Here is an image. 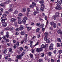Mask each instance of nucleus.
I'll return each mask as SVG.
<instances>
[{"label":"nucleus","instance_id":"33","mask_svg":"<svg viewBox=\"0 0 62 62\" xmlns=\"http://www.w3.org/2000/svg\"><path fill=\"white\" fill-rule=\"evenodd\" d=\"M23 19L25 20L26 21L27 20V17L26 16H25L23 18Z\"/></svg>","mask_w":62,"mask_h":62},{"label":"nucleus","instance_id":"44","mask_svg":"<svg viewBox=\"0 0 62 62\" xmlns=\"http://www.w3.org/2000/svg\"><path fill=\"white\" fill-rule=\"evenodd\" d=\"M46 42H47V43H50V40H49V39H47L46 40Z\"/></svg>","mask_w":62,"mask_h":62},{"label":"nucleus","instance_id":"21","mask_svg":"<svg viewBox=\"0 0 62 62\" xmlns=\"http://www.w3.org/2000/svg\"><path fill=\"white\" fill-rule=\"evenodd\" d=\"M0 6H2V7L3 8H5V5L4 4L2 3L0 4Z\"/></svg>","mask_w":62,"mask_h":62},{"label":"nucleus","instance_id":"47","mask_svg":"<svg viewBox=\"0 0 62 62\" xmlns=\"http://www.w3.org/2000/svg\"><path fill=\"white\" fill-rule=\"evenodd\" d=\"M19 49L21 51H22L23 50V48L22 47H19Z\"/></svg>","mask_w":62,"mask_h":62},{"label":"nucleus","instance_id":"35","mask_svg":"<svg viewBox=\"0 0 62 62\" xmlns=\"http://www.w3.org/2000/svg\"><path fill=\"white\" fill-rule=\"evenodd\" d=\"M39 2L40 4H43L44 3V1L43 0H41Z\"/></svg>","mask_w":62,"mask_h":62},{"label":"nucleus","instance_id":"5","mask_svg":"<svg viewBox=\"0 0 62 62\" xmlns=\"http://www.w3.org/2000/svg\"><path fill=\"white\" fill-rule=\"evenodd\" d=\"M6 20H7V18H6L5 19H2L1 22L2 23H4L5 22V21H6Z\"/></svg>","mask_w":62,"mask_h":62},{"label":"nucleus","instance_id":"38","mask_svg":"<svg viewBox=\"0 0 62 62\" xmlns=\"http://www.w3.org/2000/svg\"><path fill=\"white\" fill-rule=\"evenodd\" d=\"M9 29L10 28L8 27H7L5 28V30H9Z\"/></svg>","mask_w":62,"mask_h":62},{"label":"nucleus","instance_id":"58","mask_svg":"<svg viewBox=\"0 0 62 62\" xmlns=\"http://www.w3.org/2000/svg\"><path fill=\"white\" fill-rule=\"evenodd\" d=\"M45 19L46 20H47V16H45Z\"/></svg>","mask_w":62,"mask_h":62},{"label":"nucleus","instance_id":"60","mask_svg":"<svg viewBox=\"0 0 62 62\" xmlns=\"http://www.w3.org/2000/svg\"><path fill=\"white\" fill-rule=\"evenodd\" d=\"M12 50V49L11 48H9V51L10 52H11Z\"/></svg>","mask_w":62,"mask_h":62},{"label":"nucleus","instance_id":"25","mask_svg":"<svg viewBox=\"0 0 62 62\" xmlns=\"http://www.w3.org/2000/svg\"><path fill=\"white\" fill-rule=\"evenodd\" d=\"M31 27H28L27 28V29L28 31H30L31 30Z\"/></svg>","mask_w":62,"mask_h":62},{"label":"nucleus","instance_id":"51","mask_svg":"<svg viewBox=\"0 0 62 62\" xmlns=\"http://www.w3.org/2000/svg\"><path fill=\"white\" fill-rule=\"evenodd\" d=\"M27 11L28 12H29V11H30V9L28 8H27Z\"/></svg>","mask_w":62,"mask_h":62},{"label":"nucleus","instance_id":"64","mask_svg":"<svg viewBox=\"0 0 62 62\" xmlns=\"http://www.w3.org/2000/svg\"><path fill=\"white\" fill-rule=\"evenodd\" d=\"M8 37H9V35H6V37L7 38H8Z\"/></svg>","mask_w":62,"mask_h":62},{"label":"nucleus","instance_id":"63","mask_svg":"<svg viewBox=\"0 0 62 62\" xmlns=\"http://www.w3.org/2000/svg\"><path fill=\"white\" fill-rule=\"evenodd\" d=\"M36 38V37L35 36H33L32 37V39H35Z\"/></svg>","mask_w":62,"mask_h":62},{"label":"nucleus","instance_id":"20","mask_svg":"<svg viewBox=\"0 0 62 62\" xmlns=\"http://www.w3.org/2000/svg\"><path fill=\"white\" fill-rule=\"evenodd\" d=\"M48 32H46L45 33V37H46L48 35Z\"/></svg>","mask_w":62,"mask_h":62},{"label":"nucleus","instance_id":"54","mask_svg":"<svg viewBox=\"0 0 62 62\" xmlns=\"http://www.w3.org/2000/svg\"><path fill=\"white\" fill-rule=\"evenodd\" d=\"M16 45H14V46H13V48H14V49H15L16 48Z\"/></svg>","mask_w":62,"mask_h":62},{"label":"nucleus","instance_id":"22","mask_svg":"<svg viewBox=\"0 0 62 62\" xmlns=\"http://www.w3.org/2000/svg\"><path fill=\"white\" fill-rule=\"evenodd\" d=\"M22 23H23L25 24V23H26V20H25L23 19L22 20Z\"/></svg>","mask_w":62,"mask_h":62},{"label":"nucleus","instance_id":"10","mask_svg":"<svg viewBox=\"0 0 62 62\" xmlns=\"http://www.w3.org/2000/svg\"><path fill=\"white\" fill-rule=\"evenodd\" d=\"M36 26H39V27L40 26V23H37L36 24Z\"/></svg>","mask_w":62,"mask_h":62},{"label":"nucleus","instance_id":"8","mask_svg":"<svg viewBox=\"0 0 62 62\" xmlns=\"http://www.w3.org/2000/svg\"><path fill=\"white\" fill-rule=\"evenodd\" d=\"M16 57L18 58V59H20L22 58V56L21 55H19V56L17 55L16 56Z\"/></svg>","mask_w":62,"mask_h":62},{"label":"nucleus","instance_id":"18","mask_svg":"<svg viewBox=\"0 0 62 62\" xmlns=\"http://www.w3.org/2000/svg\"><path fill=\"white\" fill-rule=\"evenodd\" d=\"M57 40L59 42H60L61 41V39L59 38H58L57 39Z\"/></svg>","mask_w":62,"mask_h":62},{"label":"nucleus","instance_id":"9","mask_svg":"<svg viewBox=\"0 0 62 62\" xmlns=\"http://www.w3.org/2000/svg\"><path fill=\"white\" fill-rule=\"evenodd\" d=\"M39 13V12H37V11H35L34 12V15H36V14H38V13Z\"/></svg>","mask_w":62,"mask_h":62},{"label":"nucleus","instance_id":"46","mask_svg":"<svg viewBox=\"0 0 62 62\" xmlns=\"http://www.w3.org/2000/svg\"><path fill=\"white\" fill-rule=\"evenodd\" d=\"M49 29L50 30H53V28L52 27H49Z\"/></svg>","mask_w":62,"mask_h":62},{"label":"nucleus","instance_id":"7","mask_svg":"<svg viewBox=\"0 0 62 62\" xmlns=\"http://www.w3.org/2000/svg\"><path fill=\"white\" fill-rule=\"evenodd\" d=\"M7 52H8V50L7 49L5 48L4 51H3V53H4V54H6V53H7Z\"/></svg>","mask_w":62,"mask_h":62},{"label":"nucleus","instance_id":"1","mask_svg":"<svg viewBox=\"0 0 62 62\" xmlns=\"http://www.w3.org/2000/svg\"><path fill=\"white\" fill-rule=\"evenodd\" d=\"M41 8L40 9V10L42 11H44V8H45L44 4H42L41 5Z\"/></svg>","mask_w":62,"mask_h":62},{"label":"nucleus","instance_id":"17","mask_svg":"<svg viewBox=\"0 0 62 62\" xmlns=\"http://www.w3.org/2000/svg\"><path fill=\"white\" fill-rule=\"evenodd\" d=\"M30 57L31 58H33V55L31 53L30 54Z\"/></svg>","mask_w":62,"mask_h":62},{"label":"nucleus","instance_id":"61","mask_svg":"<svg viewBox=\"0 0 62 62\" xmlns=\"http://www.w3.org/2000/svg\"><path fill=\"white\" fill-rule=\"evenodd\" d=\"M18 34H19V33L18 32H16L15 33V35H18Z\"/></svg>","mask_w":62,"mask_h":62},{"label":"nucleus","instance_id":"11","mask_svg":"<svg viewBox=\"0 0 62 62\" xmlns=\"http://www.w3.org/2000/svg\"><path fill=\"white\" fill-rule=\"evenodd\" d=\"M17 23L18 24H21L22 23V21L21 20H19L18 21Z\"/></svg>","mask_w":62,"mask_h":62},{"label":"nucleus","instance_id":"6","mask_svg":"<svg viewBox=\"0 0 62 62\" xmlns=\"http://www.w3.org/2000/svg\"><path fill=\"white\" fill-rule=\"evenodd\" d=\"M56 17H57L55 15H54L53 16V18L54 20H56Z\"/></svg>","mask_w":62,"mask_h":62},{"label":"nucleus","instance_id":"30","mask_svg":"<svg viewBox=\"0 0 62 62\" xmlns=\"http://www.w3.org/2000/svg\"><path fill=\"white\" fill-rule=\"evenodd\" d=\"M14 24L15 26H17V22H15L14 23Z\"/></svg>","mask_w":62,"mask_h":62},{"label":"nucleus","instance_id":"40","mask_svg":"<svg viewBox=\"0 0 62 62\" xmlns=\"http://www.w3.org/2000/svg\"><path fill=\"white\" fill-rule=\"evenodd\" d=\"M44 40L45 41H46L47 40V37H45L44 38Z\"/></svg>","mask_w":62,"mask_h":62},{"label":"nucleus","instance_id":"3","mask_svg":"<svg viewBox=\"0 0 62 62\" xmlns=\"http://www.w3.org/2000/svg\"><path fill=\"white\" fill-rule=\"evenodd\" d=\"M55 8L56 9L58 10H61L62 9V8L61 7H56Z\"/></svg>","mask_w":62,"mask_h":62},{"label":"nucleus","instance_id":"14","mask_svg":"<svg viewBox=\"0 0 62 62\" xmlns=\"http://www.w3.org/2000/svg\"><path fill=\"white\" fill-rule=\"evenodd\" d=\"M20 33L22 35H25V33L24 31H22Z\"/></svg>","mask_w":62,"mask_h":62},{"label":"nucleus","instance_id":"42","mask_svg":"<svg viewBox=\"0 0 62 62\" xmlns=\"http://www.w3.org/2000/svg\"><path fill=\"white\" fill-rule=\"evenodd\" d=\"M23 12H25L26 11V9H25V8H23Z\"/></svg>","mask_w":62,"mask_h":62},{"label":"nucleus","instance_id":"28","mask_svg":"<svg viewBox=\"0 0 62 62\" xmlns=\"http://www.w3.org/2000/svg\"><path fill=\"white\" fill-rule=\"evenodd\" d=\"M39 50L40 52H42L43 51V48L42 47H40L39 48Z\"/></svg>","mask_w":62,"mask_h":62},{"label":"nucleus","instance_id":"37","mask_svg":"<svg viewBox=\"0 0 62 62\" xmlns=\"http://www.w3.org/2000/svg\"><path fill=\"white\" fill-rule=\"evenodd\" d=\"M8 11L9 12H10V11H13V9H12V8H10L9 9Z\"/></svg>","mask_w":62,"mask_h":62},{"label":"nucleus","instance_id":"29","mask_svg":"<svg viewBox=\"0 0 62 62\" xmlns=\"http://www.w3.org/2000/svg\"><path fill=\"white\" fill-rule=\"evenodd\" d=\"M58 52L60 54H61L62 53V50H59Z\"/></svg>","mask_w":62,"mask_h":62},{"label":"nucleus","instance_id":"26","mask_svg":"<svg viewBox=\"0 0 62 62\" xmlns=\"http://www.w3.org/2000/svg\"><path fill=\"white\" fill-rule=\"evenodd\" d=\"M57 46L58 47H60V44L59 43H58L57 44Z\"/></svg>","mask_w":62,"mask_h":62},{"label":"nucleus","instance_id":"55","mask_svg":"<svg viewBox=\"0 0 62 62\" xmlns=\"http://www.w3.org/2000/svg\"><path fill=\"white\" fill-rule=\"evenodd\" d=\"M33 41H30V44H31V45H32V44L33 43Z\"/></svg>","mask_w":62,"mask_h":62},{"label":"nucleus","instance_id":"2","mask_svg":"<svg viewBox=\"0 0 62 62\" xmlns=\"http://www.w3.org/2000/svg\"><path fill=\"white\" fill-rule=\"evenodd\" d=\"M62 0H61V1H59L58 3L57 4V5L58 7H59L61 5V4H62Z\"/></svg>","mask_w":62,"mask_h":62},{"label":"nucleus","instance_id":"59","mask_svg":"<svg viewBox=\"0 0 62 62\" xmlns=\"http://www.w3.org/2000/svg\"><path fill=\"white\" fill-rule=\"evenodd\" d=\"M27 36H28V35H27V34H25V37H26V39H27Z\"/></svg>","mask_w":62,"mask_h":62},{"label":"nucleus","instance_id":"49","mask_svg":"<svg viewBox=\"0 0 62 62\" xmlns=\"http://www.w3.org/2000/svg\"><path fill=\"white\" fill-rule=\"evenodd\" d=\"M24 54V52H22V54H21V55L22 56H23V55Z\"/></svg>","mask_w":62,"mask_h":62},{"label":"nucleus","instance_id":"23","mask_svg":"<svg viewBox=\"0 0 62 62\" xmlns=\"http://www.w3.org/2000/svg\"><path fill=\"white\" fill-rule=\"evenodd\" d=\"M40 30V29L39 28H37L36 30V32H39V30Z\"/></svg>","mask_w":62,"mask_h":62},{"label":"nucleus","instance_id":"19","mask_svg":"<svg viewBox=\"0 0 62 62\" xmlns=\"http://www.w3.org/2000/svg\"><path fill=\"white\" fill-rule=\"evenodd\" d=\"M43 26H44V24H42L41 25H40V26H39L41 28H43Z\"/></svg>","mask_w":62,"mask_h":62},{"label":"nucleus","instance_id":"57","mask_svg":"<svg viewBox=\"0 0 62 62\" xmlns=\"http://www.w3.org/2000/svg\"><path fill=\"white\" fill-rule=\"evenodd\" d=\"M16 45L17 46H19V42H17L16 43Z\"/></svg>","mask_w":62,"mask_h":62},{"label":"nucleus","instance_id":"12","mask_svg":"<svg viewBox=\"0 0 62 62\" xmlns=\"http://www.w3.org/2000/svg\"><path fill=\"white\" fill-rule=\"evenodd\" d=\"M19 30H21V31H22V30H23V29H24V28H23V27H19Z\"/></svg>","mask_w":62,"mask_h":62},{"label":"nucleus","instance_id":"24","mask_svg":"<svg viewBox=\"0 0 62 62\" xmlns=\"http://www.w3.org/2000/svg\"><path fill=\"white\" fill-rule=\"evenodd\" d=\"M36 50L37 52V53H39V52H40L39 49V48H37L36 49Z\"/></svg>","mask_w":62,"mask_h":62},{"label":"nucleus","instance_id":"41","mask_svg":"<svg viewBox=\"0 0 62 62\" xmlns=\"http://www.w3.org/2000/svg\"><path fill=\"white\" fill-rule=\"evenodd\" d=\"M13 43H16V40H13Z\"/></svg>","mask_w":62,"mask_h":62},{"label":"nucleus","instance_id":"39","mask_svg":"<svg viewBox=\"0 0 62 62\" xmlns=\"http://www.w3.org/2000/svg\"><path fill=\"white\" fill-rule=\"evenodd\" d=\"M18 16H23V14L22 13H20L18 14Z\"/></svg>","mask_w":62,"mask_h":62},{"label":"nucleus","instance_id":"34","mask_svg":"<svg viewBox=\"0 0 62 62\" xmlns=\"http://www.w3.org/2000/svg\"><path fill=\"white\" fill-rule=\"evenodd\" d=\"M56 16L57 17H59V13L58 12H57L56 13Z\"/></svg>","mask_w":62,"mask_h":62},{"label":"nucleus","instance_id":"32","mask_svg":"<svg viewBox=\"0 0 62 62\" xmlns=\"http://www.w3.org/2000/svg\"><path fill=\"white\" fill-rule=\"evenodd\" d=\"M18 11L16 10L15 11V12H14V13L15 14H18Z\"/></svg>","mask_w":62,"mask_h":62},{"label":"nucleus","instance_id":"52","mask_svg":"<svg viewBox=\"0 0 62 62\" xmlns=\"http://www.w3.org/2000/svg\"><path fill=\"white\" fill-rule=\"evenodd\" d=\"M52 48H53V46H49V50H51V49H52Z\"/></svg>","mask_w":62,"mask_h":62},{"label":"nucleus","instance_id":"43","mask_svg":"<svg viewBox=\"0 0 62 62\" xmlns=\"http://www.w3.org/2000/svg\"><path fill=\"white\" fill-rule=\"evenodd\" d=\"M24 48L25 49H27V50L28 49V47L27 46H25Z\"/></svg>","mask_w":62,"mask_h":62},{"label":"nucleus","instance_id":"56","mask_svg":"<svg viewBox=\"0 0 62 62\" xmlns=\"http://www.w3.org/2000/svg\"><path fill=\"white\" fill-rule=\"evenodd\" d=\"M38 61L39 62H41L42 61V59H39Z\"/></svg>","mask_w":62,"mask_h":62},{"label":"nucleus","instance_id":"15","mask_svg":"<svg viewBox=\"0 0 62 62\" xmlns=\"http://www.w3.org/2000/svg\"><path fill=\"white\" fill-rule=\"evenodd\" d=\"M2 25L3 26H6L7 25V23H3L2 24Z\"/></svg>","mask_w":62,"mask_h":62},{"label":"nucleus","instance_id":"13","mask_svg":"<svg viewBox=\"0 0 62 62\" xmlns=\"http://www.w3.org/2000/svg\"><path fill=\"white\" fill-rule=\"evenodd\" d=\"M52 52H49L48 53V56H52Z\"/></svg>","mask_w":62,"mask_h":62},{"label":"nucleus","instance_id":"50","mask_svg":"<svg viewBox=\"0 0 62 62\" xmlns=\"http://www.w3.org/2000/svg\"><path fill=\"white\" fill-rule=\"evenodd\" d=\"M19 30L20 29L19 28H17V29H16V31H19Z\"/></svg>","mask_w":62,"mask_h":62},{"label":"nucleus","instance_id":"62","mask_svg":"<svg viewBox=\"0 0 62 62\" xmlns=\"http://www.w3.org/2000/svg\"><path fill=\"white\" fill-rule=\"evenodd\" d=\"M8 56H7L5 57L6 59H8Z\"/></svg>","mask_w":62,"mask_h":62},{"label":"nucleus","instance_id":"48","mask_svg":"<svg viewBox=\"0 0 62 62\" xmlns=\"http://www.w3.org/2000/svg\"><path fill=\"white\" fill-rule=\"evenodd\" d=\"M44 53H43L42 54V55H41V57H42L43 56H44Z\"/></svg>","mask_w":62,"mask_h":62},{"label":"nucleus","instance_id":"4","mask_svg":"<svg viewBox=\"0 0 62 62\" xmlns=\"http://www.w3.org/2000/svg\"><path fill=\"white\" fill-rule=\"evenodd\" d=\"M16 21V19H15V18H12L10 21V22L11 23H13L14 22H15Z\"/></svg>","mask_w":62,"mask_h":62},{"label":"nucleus","instance_id":"53","mask_svg":"<svg viewBox=\"0 0 62 62\" xmlns=\"http://www.w3.org/2000/svg\"><path fill=\"white\" fill-rule=\"evenodd\" d=\"M5 40H6V41L7 42H8L9 41V40L8 39H6Z\"/></svg>","mask_w":62,"mask_h":62},{"label":"nucleus","instance_id":"27","mask_svg":"<svg viewBox=\"0 0 62 62\" xmlns=\"http://www.w3.org/2000/svg\"><path fill=\"white\" fill-rule=\"evenodd\" d=\"M50 24L51 25H53L54 24V22H52L50 23Z\"/></svg>","mask_w":62,"mask_h":62},{"label":"nucleus","instance_id":"31","mask_svg":"<svg viewBox=\"0 0 62 62\" xmlns=\"http://www.w3.org/2000/svg\"><path fill=\"white\" fill-rule=\"evenodd\" d=\"M32 5L33 6H36V3L33 2L32 3Z\"/></svg>","mask_w":62,"mask_h":62},{"label":"nucleus","instance_id":"36","mask_svg":"<svg viewBox=\"0 0 62 62\" xmlns=\"http://www.w3.org/2000/svg\"><path fill=\"white\" fill-rule=\"evenodd\" d=\"M41 46L42 48H44V49L45 48V46L43 44Z\"/></svg>","mask_w":62,"mask_h":62},{"label":"nucleus","instance_id":"45","mask_svg":"<svg viewBox=\"0 0 62 62\" xmlns=\"http://www.w3.org/2000/svg\"><path fill=\"white\" fill-rule=\"evenodd\" d=\"M7 16V15L6 14L2 15V16L3 17H6Z\"/></svg>","mask_w":62,"mask_h":62},{"label":"nucleus","instance_id":"16","mask_svg":"<svg viewBox=\"0 0 62 62\" xmlns=\"http://www.w3.org/2000/svg\"><path fill=\"white\" fill-rule=\"evenodd\" d=\"M53 25L54 28H55V27H56V23H54V24Z\"/></svg>","mask_w":62,"mask_h":62}]
</instances>
